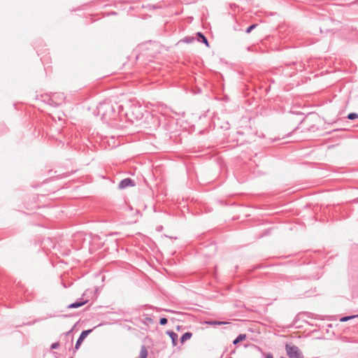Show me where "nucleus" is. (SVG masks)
Wrapping results in <instances>:
<instances>
[{"instance_id":"nucleus-6","label":"nucleus","mask_w":358,"mask_h":358,"mask_svg":"<svg viewBox=\"0 0 358 358\" xmlns=\"http://www.w3.org/2000/svg\"><path fill=\"white\" fill-rule=\"evenodd\" d=\"M196 35L198 36L199 41L201 42L202 43H204L206 46H209L208 39L201 32H198Z\"/></svg>"},{"instance_id":"nucleus-4","label":"nucleus","mask_w":358,"mask_h":358,"mask_svg":"<svg viewBox=\"0 0 358 358\" xmlns=\"http://www.w3.org/2000/svg\"><path fill=\"white\" fill-rule=\"evenodd\" d=\"M92 329H88V330H85V331H83L79 336V338H78L77 341H76V345H75V349L76 350H78L80 345V344L82 343V342L83 341V340L85 339V338L90 333L92 332Z\"/></svg>"},{"instance_id":"nucleus-18","label":"nucleus","mask_w":358,"mask_h":358,"mask_svg":"<svg viewBox=\"0 0 358 358\" xmlns=\"http://www.w3.org/2000/svg\"><path fill=\"white\" fill-rule=\"evenodd\" d=\"M212 324H224V322L215 321V322H212Z\"/></svg>"},{"instance_id":"nucleus-2","label":"nucleus","mask_w":358,"mask_h":358,"mask_svg":"<svg viewBox=\"0 0 358 358\" xmlns=\"http://www.w3.org/2000/svg\"><path fill=\"white\" fill-rule=\"evenodd\" d=\"M285 350L289 358H303V355L299 348L294 345H290L287 344Z\"/></svg>"},{"instance_id":"nucleus-20","label":"nucleus","mask_w":358,"mask_h":358,"mask_svg":"<svg viewBox=\"0 0 358 358\" xmlns=\"http://www.w3.org/2000/svg\"><path fill=\"white\" fill-rule=\"evenodd\" d=\"M70 358H73V357H70Z\"/></svg>"},{"instance_id":"nucleus-14","label":"nucleus","mask_w":358,"mask_h":358,"mask_svg":"<svg viewBox=\"0 0 358 358\" xmlns=\"http://www.w3.org/2000/svg\"><path fill=\"white\" fill-rule=\"evenodd\" d=\"M354 317H355V315H353V316H345V317H342L340 320L341 322H346V321H348V320H350L352 318H354Z\"/></svg>"},{"instance_id":"nucleus-16","label":"nucleus","mask_w":358,"mask_h":358,"mask_svg":"<svg viewBox=\"0 0 358 358\" xmlns=\"http://www.w3.org/2000/svg\"><path fill=\"white\" fill-rule=\"evenodd\" d=\"M184 41L186 42V43H190L192 41V39L189 38V37H186L184 38Z\"/></svg>"},{"instance_id":"nucleus-11","label":"nucleus","mask_w":358,"mask_h":358,"mask_svg":"<svg viewBox=\"0 0 358 358\" xmlns=\"http://www.w3.org/2000/svg\"><path fill=\"white\" fill-rule=\"evenodd\" d=\"M348 119L353 120L358 118V114L356 113H350L348 115Z\"/></svg>"},{"instance_id":"nucleus-10","label":"nucleus","mask_w":358,"mask_h":358,"mask_svg":"<svg viewBox=\"0 0 358 358\" xmlns=\"http://www.w3.org/2000/svg\"><path fill=\"white\" fill-rule=\"evenodd\" d=\"M148 355V350L144 345L141 347L139 358H147Z\"/></svg>"},{"instance_id":"nucleus-12","label":"nucleus","mask_w":358,"mask_h":358,"mask_svg":"<svg viewBox=\"0 0 358 358\" xmlns=\"http://www.w3.org/2000/svg\"><path fill=\"white\" fill-rule=\"evenodd\" d=\"M257 26V24H252V25L249 26V27L246 29L245 32H246L247 34H250V33L252 31V30H253V29H254Z\"/></svg>"},{"instance_id":"nucleus-15","label":"nucleus","mask_w":358,"mask_h":358,"mask_svg":"<svg viewBox=\"0 0 358 358\" xmlns=\"http://www.w3.org/2000/svg\"><path fill=\"white\" fill-rule=\"evenodd\" d=\"M59 346V343L58 342L54 343L51 345L50 349L54 350L58 348Z\"/></svg>"},{"instance_id":"nucleus-13","label":"nucleus","mask_w":358,"mask_h":358,"mask_svg":"<svg viewBox=\"0 0 358 358\" xmlns=\"http://www.w3.org/2000/svg\"><path fill=\"white\" fill-rule=\"evenodd\" d=\"M168 322V320L166 317H161L159 320V324L161 325H165Z\"/></svg>"},{"instance_id":"nucleus-5","label":"nucleus","mask_w":358,"mask_h":358,"mask_svg":"<svg viewBox=\"0 0 358 358\" xmlns=\"http://www.w3.org/2000/svg\"><path fill=\"white\" fill-rule=\"evenodd\" d=\"M166 334L171 338V342H172V345L173 346H176L177 344H178V334L176 332H174L173 331H171V330L167 331Z\"/></svg>"},{"instance_id":"nucleus-7","label":"nucleus","mask_w":358,"mask_h":358,"mask_svg":"<svg viewBox=\"0 0 358 358\" xmlns=\"http://www.w3.org/2000/svg\"><path fill=\"white\" fill-rule=\"evenodd\" d=\"M87 303V301H76L74 303H71L68 306L69 308H78L79 307H81L82 306L85 305Z\"/></svg>"},{"instance_id":"nucleus-8","label":"nucleus","mask_w":358,"mask_h":358,"mask_svg":"<svg viewBox=\"0 0 358 358\" xmlns=\"http://www.w3.org/2000/svg\"><path fill=\"white\" fill-rule=\"evenodd\" d=\"M192 336V334L191 332H185L182 334V336L180 337V342L181 343H185L186 341L190 339Z\"/></svg>"},{"instance_id":"nucleus-1","label":"nucleus","mask_w":358,"mask_h":358,"mask_svg":"<svg viewBox=\"0 0 358 358\" xmlns=\"http://www.w3.org/2000/svg\"><path fill=\"white\" fill-rule=\"evenodd\" d=\"M99 114L103 117H110L115 112L112 104L109 102L100 103L97 106Z\"/></svg>"},{"instance_id":"nucleus-9","label":"nucleus","mask_w":358,"mask_h":358,"mask_svg":"<svg viewBox=\"0 0 358 358\" xmlns=\"http://www.w3.org/2000/svg\"><path fill=\"white\" fill-rule=\"evenodd\" d=\"M246 338V335L243 334H239L233 341L234 345H237L241 341H243Z\"/></svg>"},{"instance_id":"nucleus-17","label":"nucleus","mask_w":358,"mask_h":358,"mask_svg":"<svg viewBox=\"0 0 358 358\" xmlns=\"http://www.w3.org/2000/svg\"><path fill=\"white\" fill-rule=\"evenodd\" d=\"M266 358H273V356L271 353H268L266 355Z\"/></svg>"},{"instance_id":"nucleus-3","label":"nucleus","mask_w":358,"mask_h":358,"mask_svg":"<svg viewBox=\"0 0 358 358\" xmlns=\"http://www.w3.org/2000/svg\"><path fill=\"white\" fill-rule=\"evenodd\" d=\"M134 185H135V182L132 179H131L129 178H127L122 180L120 182V183L118 185V188L120 189H123L128 187H134Z\"/></svg>"},{"instance_id":"nucleus-19","label":"nucleus","mask_w":358,"mask_h":358,"mask_svg":"<svg viewBox=\"0 0 358 358\" xmlns=\"http://www.w3.org/2000/svg\"><path fill=\"white\" fill-rule=\"evenodd\" d=\"M281 358H285V357H281Z\"/></svg>"}]
</instances>
